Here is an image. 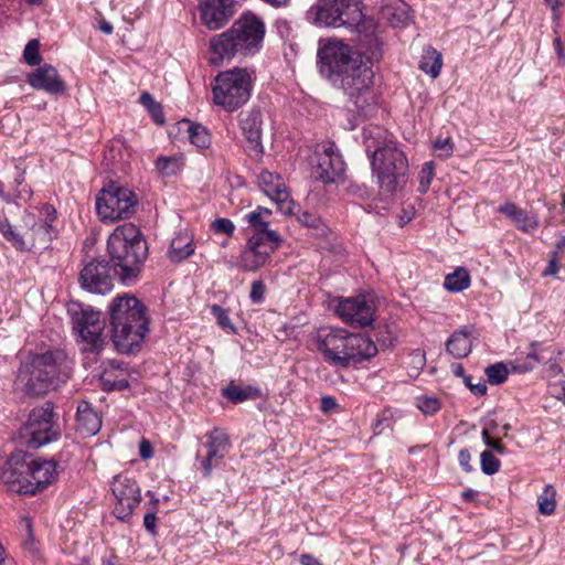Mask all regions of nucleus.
<instances>
[{
  "label": "nucleus",
  "mask_w": 565,
  "mask_h": 565,
  "mask_svg": "<svg viewBox=\"0 0 565 565\" xmlns=\"http://www.w3.org/2000/svg\"><path fill=\"white\" fill-rule=\"evenodd\" d=\"M300 563L302 565H321L320 562L313 557L312 555H309V554H302L300 556Z\"/></svg>",
  "instance_id": "nucleus-59"
},
{
  "label": "nucleus",
  "mask_w": 565,
  "mask_h": 565,
  "mask_svg": "<svg viewBox=\"0 0 565 565\" xmlns=\"http://www.w3.org/2000/svg\"><path fill=\"white\" fill-rule=\"evenodd\" d=\"M99 30L105 34H110L113 32V25L109 22L102 20L99 22Z\"/></svg>",
  "instance_id": "nucleus-61"
},
{
  "label": "nucleus",
  "mask_w": 565,
  "mask_h": 565,
  "mask_svg": "<svg viewBox=\"0 0 565 565\" xmlns=\"http://www.w3.org/2000/svg\"><path fill=\"white\" fill-rule=\"evenodd\" d=\"M228 444V436L220 429H214L207 434V443L205 444L207 454L201 462L203 475L205 477H209L213 467L217 466L223 459Z\"/></svg>",
  "instance_id": "nucleus-24"
},
{
  "label": "nucleus",
  "mask_w": 565,
  "mask_h": 565,
  "mask_svg": "<svg viewBox=\"0 0 565 565\" xmlns=\"http://www.w3.org/2000/svg\"><path fill=\"white\" fill-rule=\"evenodd\" d=\"M382 17L393 28L405 25L409 20L408 8L402 0H392L391 4L382 8Z\"/></svg>",
  "instance_id": "nucleus-33"
},
{
  "label": "nucleus",
  "mask_w": 565,
  "mask_h": 565,
  "mask_svg": "<svg viewBox=\"0 0 565 565\" xmlns=\"http://www.w3.org/2000/svg\"><path fill=\"white\" fill-rule=\"evenodd\" d=\"M258 184L263 192L276 203L280 210L281 206V180L278 174L269 171H262L258 175Z\"/></svg>",
  "instance_id": "nucleus-31"
},
{
  "label": "nucleus",
  "mask_w": 565,
  "mask_h": 565,
  "mask_svg": "<svg viewBox=\"0 0 565 565\" xmlns=\"http://www.w3.org/2000/svg\"><path fill=\"white\" fill-rule=\"evenodd\" d=\"M320 73L349 96L350 110L367 116L374 108V73L369 57L341 41H329L318 51Z\"/></svg>",
  "instance_id": "nucleus-1"
},
{
  "label": "nucleus",
  "mask_w": 565,
  "mask_h": 565,
  "mask_svg": "<svg viewBox=\"0 0 565 565\" xmlns=\"http://www.w3.org/2000/svg\"><path fill=\"white\" fill-rule=\"evenodd\" d=\"M28 83L38 90H43L50 95H62L66 90V84L61 78L57 70L44 64L28 74Z\"/></svg>",
  "instance_id": "nucleus-23"
},
{
  "label": "nucleus",
  "mask_w": 565,
  "mask_h": 565,
  "mask_svg": "<svg viewBox=\"0 0 565 565\" xmlns=\"http://www.w3.org/2000/svg\"><path fill=\"white\" fill-rule=\"evenodd\" d=\"M434 162L433 161H429V162H425L422 167V170L419 172V186H418V191L420 193H426L429 189V185L434 179Z\"/></svg>",
  "instance_id": "nucleus-47"
},
{
  "label": "nucleus",
  "mask_w": 565,
  "mask_h": 565,
  "mask_svg": "<svg viewBox=\"0 0 565 565\" xmlns=\"http://www.w3.org/2000/svg\"><path fill=\"white\" fill-rule=\"evenodd\" d=\"M25 465L24 451L18 450L10 455L0 452V482L10 491L23 494Z\"/></svg>",
  "instance_id": "nucleus-18"
},
{
  "label": "nucleus",
  "mask_w": 565,
  "mask_h": 565,
  "mask_svg": "<svg viewBox=\"0 0 565 565\" xmlns=\"http://www.w3.org/2000/svg\"><path fill=\"white\" fill-rule=\"evenodd\" d=\"M239 127L245 139V151L252 157H258L263 152L260 113L258 110L241 113Z\"/></svg>",
  "instance_id": "nucleus-21"
},
{
  "label": "nucleus",
  "mask_w": 565,
  "mask_h": 565,
  "mask_svg": "<svg viewBox=\"0 0 565 565\" xmlns=\"http://www.w3.org/2000/svg\"><path fill=\"white\" fill-rule=\"evenodd\" d=\"M311 11L323 26L355 28L363 21L362 0H319Z\"/></svg>",
  "instance_id": "nucleus-9"
},
{
  "label": "nucleus",
  "mask_w": 565,
  "mask_h": 565,
  "mask_svg": "<svg viewBox=\"0 0 565 565\" xmlns=\"http://www.w3.org/2000/svg\"><path fill=\"white\" fill-rule=\"evenodd\" d=\"M56 476V463L52 460L26 461L23 494H35L46 488Z\"/></svg>",
  "instance_id": "nucleus-19"
},
{
  "label": "nucleus",
  "mask_w": 565,
  "mask_h": 565,
  "mask_svg": "<svg viewBox=\"0 0 565 565\" xmlns=\"http://www.w3.org/2000/svg\"><path fill=\"white\" fill-rule=\"evenodd\" d=\"M54 418V407L51 402H46L30 412L23 428V437L30 448H39L61 436V428Z\"/></svg>",
  "instance_id": "nucleus-11"
},
{
  "label": "nucleus",
  "mask_w": 565,
  "mask_h": 565,
  "mask_svg": "<svg viewBox=\"0 0 565 565\" xmlns=\"http://www.w3.org/2000/svg\"><path fill=\"white\" fill-rule=\"evenodd\" d=\"M313 177L323 184L344 181L345 163L333 142L317 145L310 158Z\"/></svg>",
  "instance_id": "nucleus-13"
},
{
  "label": "nucleus",
  "mask_w": 565,
  "mask_h": 565,
  "mask_svg": "<svg viewBox=\"0 0 565 565\" xmlns=\"http://www.w3.org/2000/svg\"><path fill=\"white\" fill-rule=\"evenodd\" d=\"M498 211L510 218L523 232H532L539 227V218L535 214H529L512 202H505Z\"/></svg>",
  "instance_id": "nucleus-27"
},
{
  "label": "nucleus",
  "mask_w": 565,
  "mask_h": 565,
  "mask_svg": "<svg viewBox=\"0 0 565 565\" xmlns=\"http://www.w3.org/2000/svg\"><path fill=\"white\" fill-rule=\"evenodd\" d=\"M313 339L323 360L341 369L370 361L379 352L374 341L366 334L352 333L343 328L321 327Z\"/></svg>",
  "instance_id": "nucleus-3"
},
{
  "label": "nucleus",
  "mask_w": 565,
  "mask_h": 565,
  "mask_svg": "<svg viewBox=\"0 0 565 565\" xmlns=\"http://www.w3.org/2000/svg\"><path fill=\"white\" fill-rule=\"evenodd\" d=\"M480 461H481V470L484 475H494L495 472L499 471L500 469V460L497 459L492 451L490 450H484L481 456H480Z\"/></svg>",
  "instance_id": "nucleus-45"
},
{
  "label": "nucleus",
  "mask_w": 565,
  "mask_h": 565,
  "mask_svg": "<svg viewBox=\"0 0 565 565\" xmlns=\"http://www.w3.org/2000/svg\"><path fill=\"white\" fill-rule=\"evenodd\" d=\"M470 286V275L463 267H458L445 277L444 287L451 292H460Z\"/></svg>",
  "instance_id": "nucleus-37"
},
{
  "label": "nucleus",
  "mask_w": 565,
  "mask_h": 565,
  "mask_svg": "<svg viewBox=\"0 0 565 565\" xmlns=\"http://www.w3.org/2000/svg\"><path fill=\"white\" fill-rule=\"evenodd\" d=\"M472 350L470 332L462 328L454 332L446 342V351L456 359H463Z\"/></svg>",
  "instance_id": "nucleus-30"
},
{
  "label": "nucleus",
  "mask_w": 565,
  "mask_h": 565,
  "mask_svg": "<svg viewBox=\"0 0 565 565\" xmlns=\"http://www.w3.org/2000/svg\"><path fill=\"white\" fill-rule=\"evenodd\" d=\"M195 250L193 236L188 232H179L171 241L168 257L174 262L180 263Z\"/></svg>",
  "instance_id": "nucleus-29"
},
{
  "label": "nucleus",
  "mask_w": 565,
  "mask_h": 565,
  "mask_svg": "<svg viewBox=\"0 0 565 565\" xmlns=\"http://www.w3.org/2000/svg\"><path fill=\"white\" fill-rule=\"evenodd\" d=\"M565 249V235L562 236L556 245H555V250L553 253H556V255H558L559 253H562L563 250Z\"/></svg>",
  "instance_id": "nucleus-62"
},
{
  "label": "nucleus",
  "mask_w": 565,
  "mask_h": 565,
  "mask_svg": "<svg viewBox=\"0 0 565 565\" xmlns=\"http://www.w3.org/2000/svg\"><path fill=\"white\" fill-rule=\"evenodd\" d=\"M558 273L557 255L553 253L547 267L544 269V276H555Z\"/></svg>",
  "instance_id": "nucleus-53"
},
{
  "label": "nucleus",
  "mask_w": 565,
  "mask_h": 565,
  "mask_svg": "<svg viewBox=\"0 0 565 565\" xmlns=\"http://www.w3.org/2000/svg\"><path fill=\"white\" fill-rule=\"evenodd\" d=\"M434 148L436 150H441L443 152L439 154L440 157H445V158H448L451 156L452 153V142L449 138H446V139H441V138H438L435 142H434Z\"/></svg>",
  "instance_id": "nucleus-51"
},
{
  "label": "nucleus",
  "mask_w": 565,
  "mask_h": 565,
  "mask_svg": "<svg viewBox=\"0 0 565 565\" xmlns=\"http://www.w3.org/2000/svg\"><path fill=\"white\" fill-rule=\"evenodd\" d=\"M140 103L147 108L157 124L164 122L162 106L149 93L145 92L140 95Z\"/></svg>",
  "instance_id": "nucleus-43"
},
{
  "label": "nucleus",
  "mask_w": 565,
  "mask_h": 565,
  "mask_svg": "<svg viewBox=\"0 0 565 565\" xmlns=\"http://www.w3.org/2000/svg\"><path fill=\"white\" fill-rule=\"evenodd\" d=\"M41 214L43 218L35 220L33 215H26L23 218L25 231H23L24 252L34 248H46L56 235L53 222L56 217V211L52 205H44Z\"/></svg>",
  "instance_id": "nucleus-14"
},
{
  "label": "nucleus",
  "mask_w": 565,
  "mask_h": 565,
  "mask_svg": "<svg viewBox=\"0 0 565 565\" xmlns=\"http://www.w3.org/2000/svg\"><path fill=\"white\" fill-rule=\"evenodd\" d=\"M556 491L553 486L547 484L543 493L539 497V511L544 515H550L555 511L556 502H555Z\"/></svg>",
  "instance_id": "nucleus-41"
},
{
  "label": "nucleus",
  "mask_w": 565,
  "mask_h": 565,
  "mask_svg": "<svg viewBox=\"0 0 565 565\" xmlns=\"http://www.w3.org/2000/svg\"><path fill=\"white\" fill-rule=\"evenodd\" d=\"M136 204L134 192L114 182L104 188L96 199V210L104 222L130 217Z\"/></svg>",
  "instance_id": "nucleus-12"
},
{
  "label": "nucleus",
  "mask_w": 565,
  "mask_h": 565,
  "mask_svg": "<svg viewBox=\"0 0 565 565\" xmlns=\"http://www.w3.org/2000/svg\"><path fill=\"white\" fill-rule=\"evenodd\" d=\"M441 66V54L431 46L425 47L419 61V70L436 78L440 74Z\"/></svg>",
  "instance_id": "nucleus-34"
},
{
  "label": "nucleus",
  "mask_w": 565,
  "mask_h": 565,
  "mask_svg": "<svg viewBox=\"0 0 565 565\" xmlns=\"http://www.w3.org/2000/svg\"><path fill=\"white\" fill-rule=\"evenodd\" d=\"M364 145L380 189L393 194L406 183L408 160L397 142L387 139L386 131L380 127L364 131Z\"/></svg>",
  "instance_id": "nucleus-2"
},
{
  "label": "nucleus",
  "mask_w": 565,
  "mask_h": 565,
  "mask_svg": "<svg viewBox=\"0 0 565 565\" xmlns=\"http://www.w3.org/2000/svg\"><path fill=\"white\" fill-rule=\"evenodd\" d=\"M67 311L71 315L74 330L86 343L84 350L98 354L105 345L103 333L105 321L102 319L100 312L76 302L72 303Z\"/></svg>",
  "instance_id": "nucleus-10"
},
{
  "label": "nucleus",
  "mask_w": 565,
  "mask_h": 565,
  "mask_svg": "<svg viewBox=\"0 0 565 565\" xmlns=\"http://www.w3.org/2000/svg\"><path fill=\"white\" fill-rule=\"evenodd\" d=\"M99 379L103 388L106 391H121L129 386L125 371L115 365L114 362H110L109 367L99 375Z\"/></svg>",
  "instance_id": "nucleus-32"
},
{
  "label": "nucleus",
  "mask_w": 565,
  "mask_h": 565,
  "mask_svg": "<svg viewBox=\"0 0 565 565\" xmlns=\"http://www.w3.org/2000/svg\"><path fill=\"white\" fill-rule=\"evenodd\" d=\"M279 241L278 234H252L247 239L246 247L241 253V268L245 271H254L262 267L277 248Z\"/></svg>",
  "instance_id": "nucleus-15"
},
{
  "label": "nucleus",
  "mask_w": 565,
  "mask_h": 565,
  "mask_svg": "<svg viewBox=\"0 0 565 565\" xmlns=\"http://www.w3.org/2000/svg\"><path fill=\"white\" fill-rule=\"evenodd\" d=\"M553 45L555 47V51L557 53L559 61L565 62V51H564L563 43H562L561 39L555 38L553 41Z\"/></svg>",
  "instance_id": "nucleus-58"
},
{
  "label": "nucleus",
  "mask_w": 565,
  "mask_h": 565,
  "mask_svg": "<svg viewBox=\"0 0 565 565\" xmlns=\"http://www.w3.org/2000/svg\"><path fill=\"white\" fill-rule=\"evenodd\" d=\"M338 408V403L332 396H323L321 398V409L322 412H330Z\"/></svg>",
  "instance_id": "nucleus-56"
},
{
  "label": "nucleus",
  "mask_w": 565,
  "mask_h": 565,
  "mask_svg": "<svg viewBox=\"0 0 565 565\" xmlns=\"http://www.w3.org/2000/svg\"><path fill=\"white\" fill-rule=\"evenodd\" d=\"M471 456L468 449H461L458 455V461L459 465L462 467V469L467 472H470L472 470V467L470 466Z\"/></svg>",
  "instance_id": "nucleus-52"
},
{
  "label": "nucleus",
  "mask_w": 565,
  "mask_h": 565,
  "mask_svg": "<svg viewBox=\"0 0 565 565\" xmlns=\"http://www.w3.org/2000/svg\"><path fill=\"white\" fill-rule=\"evenodd\" d=\"M211 312L215 317L217 324L230 333H236V328L232 323L228 315V310L222 308L218 305L211 307Z\"/></svg>",
  "instance_id": "nucleus-44"
},
{
  "label": "nucleus",
  "mask_w": 565,
  "mask_h": 565,
  "mask_svg": "<svg viewBox=\"0 0 565 565\" xmlns=\"http://www.w3.org/2000/svg\"><path fill=\"white\" fill-rule=\"evenodd\" d=\"M223 395L233 403H243L248 399H255L260 396L257 387L252 385H235L231 384L223 390Z\"/></svg>",
  "instance_id": "nucleus-36"
},
{
  "label": "nucleus",
  "mask_w": 565,
  "mask_h": 565,
  "mask_svg": "<svg viewBox=\"0 0 565 565\" xmlns=\"http://www.w3.org/2000/svg\"><path fill=\"white\" fill-rule=\"evenodd\" d=\"M199 10L203 24L210 30H218L234 14V0H200Z\"/></svg>",
  "instance_id": "nucleus-20"
},
{
  "label": "nucleus",
  "mask_w": 565,
  "mask_h": 565,
  "mask_svg": "<svg viewBox=\"0 0 565 565\" xmlns=\"http://www.w3.org/2000/svg\"><path fill=\"white\" fill-rule=\"evenodd\" d=\"M471 393L475 394L476 396H483L487 394V385L483 381H480L479 383L477 384H473L470 388Z\"/></svg>",
  "instance_id": "nucleus-57"
},
{
  "label": "nucleus",
  "mask_w": 565,
  "mask_h": 565,
  "mask_svg": "<svg viewBox=\"0 0 565 565\" xmlns=\"http://www.w3.org/2000/svg\"><path fill=\"white\" fill-rule=\"evenodd\" d=\"M182 167V162L177 157H159L156 160V169L162 177L174 175Z\"/></svg>",
  "instance_id": "nucleus-40"
},
{
  "label": "nucleus",
  "mask_w": 565,
  "mask_h": 565,
  "mask_svg": "<svg viewBox=\"0 0 565 565\" xmlns=\"http://www.w3.org/2000/svg\"><path fill=\"white\" fill-rule=\"evenodd\" d=\"M481 435H482V440H483V443H484L486 445H488V443H490V441H491V439H492L491 434H490V429H489L488 427H484V428L482 429Z\"/></svg>",
  "instance_id": "nucleus-64"
},
{
  "label": "nucleus",
  "mask_w": 565,
  "mask_h": 565,
  "mask_svg": "<svg viewBox=\"0 0 565 565\" xmlns=\"http://www.w3.org/2000/svg\"><path fill=\"white\" fill-rule=\"evenodd\" d=\"M451 371L454 375L458 377H465L467 374L465 372L463 365L461 363H452Z\"/></svg>",
  "instance_id": "nucleus-60"
},
{
  "label": "nucleus",
  "mask_w": 565,
  "mask_h": 565,
  "mask_svg": "<svg viewBox=\"0 0 565 565\" xmlns=\"http://www.w3.org/2000/svg\"><path fill=\"white\" fill-rule=\"evenodd\" d=\"M252 85V74L246 68L235 67L221 72L211 83L213 103L233 113L248 102Z\"/></svg>",
  "instance_id": "nucleus-8"
},
{
  "label": "nucleus",
  "mask_w": 565,
  "mask_h": 565,
  "mask_svg": "<svg viewBox=\"0 0 565 565\" xmlns=\"http://www.w3.org/2000/svg\"><path fill=\"white\" fill-rule=\"evenodd\" d=\"M484 373L488 377V382L491 385H500L507 381L509 370L505 364H503L502 362H498L487 366Z\"/></svg>",
  "instance_id": "nucleus-42"
},
{
  "label": "nucleus",
  "mask_w": 565,
  "mask_h": 565,
  "mask_svg": "<svg viewBox=\"0 0 565 565\" xmlns=\"http://www.w3.org/2000/svg\"><path fill=\"white\" fill-rule=\"evenodd\" d=\"M107 250L114 267L120 269L122 279L136 276L148 255L146 241L131 223L115 228L108 238Z\"/></svg>",
  "instance_id": "nucleus-7"
},
{
  "label": "nucleus",
  "mask_w": 565,
  "mask_h": 565,
  "mask_svg": "<svg viewBox=\"0 0 565 565\" xmlns=\"http://www.w3.org/2000/svg\"><path fill=\"white\" fill-rule=\"evenodd\" d=\"M157 516L154 513H147L143 518V525L148 532L156 534Z\"/></svg>",
  "instance_id": "nucleus-55"
},
{
  "label": "nucleus",
  "mask_w": 565,
  "mask_h": 565,
  "mask_svg": "<svg viewBox=\"0 0 565 565\" xmlns=\"http://www.w3.org/2000/svg\"><path fill=\"white\" fill-rule=\"evenodd\" d=\"M285 216L295 218L299 224L313 228L318 234H324L326 226L322 221L316 214L302 210L292 199H289L287 191L285 190Z\"/></svg>",
  "instance_id": "nucleus-26"
},
{
  "label": "nucleus",
  "mask_w": 565,
  "mask_h": 565,
  "mask_svg": "<svg viewBox=\"0 0 565 565\" xmlns=\"http://www.w3.org/2000/svg\"><path fill=\"white\" fill-rule=\"evenodd\" d=\"M82 287L90 292L105 294L111 289V277L107 264L90 262L79 274Z\"/></svg>",
  "instance_id": "nucleus-22"
},
{
  "label": "nucleus",
  "mask_w": 565,
  "mask_h": 565,
  "mask_svg": "<svg viewBox=\"0 0 565 565\" xmlns=\"http://www.w3.org/2000/svg\"><path fill=\"white\" fill-rule=\"evenodd\" d=\"M270 215V210H268L267 207L258 206L255 211H252L250 213L246 214L245 220L252 227L253 234H277L275 231H270L268 228Z\"/></svg>",
  "instance_id": "nucleus-35"
},
{
  "label": "nucleus",
  "mask_w": 565,
  "mask_h": 565,
  "mask_svg": "<svg viewBox=\"0 0 565 565\" xmlns=\"http://www.w3.org/2000/svg\"><path fill=\"white\" fill-rule=\"evenodd\" d=\"M546 350L539 342L531 343L530 351L522 359H516L512 364V371L523 374L534 370L539 364L545 363L550 358Z\"/></svg>",
  "instance_id": "nucleus-28"
},
{
  "label": "nucleus",
  "mask_w": 565,
  "mask_h": 565,
  "mask_svg": "<svg viewBox=\"0 0 565 565\" xmlns=\"http://www.w3.org/2000/svg\"><path fill=\"white\" fill-rule=\"evenodd\" d=\"M335 312L339 318L352 327L364 328L374 321V303L361 295L358 297L340 298Z\"/></svg>",
  "instance_id": "nucleus-17"
},
{
  "label": "nucleus",
  "mask_w": 565,
  "mask_h": 565,
  "mask_svg": "<svg viewBox=\"0 0 565 565\" xmlns=\"http://www.w3.org/2000/svg\"><path fill=\"white\" fill-rule=\"evenodd\" d=\"M416 406L425 415H434L440 409V402L436 397L420 396L417 398Z\"/></svg>",
  "instance_id": "nucleus-48"
},
{
  "label": "nucleus",
  "mask_w": 565,
  "mask_h": 565,
  "mask_svg": "<svg viewBox=\"0 0 565 565\" xmlns=\"http://www.w3.org/2000/svg\"><path fill=\"white\" fill-rule=\"evenodd\" d=\"M111 341L120 353L139 348L148 332L146 307L135 296L116 297L109 306Z\"/></svg>",
  "instance_id": "nucleus-4"
},
{
  "label": "nucleus",
  "mask_w": 565,
  "mask_h": 565,
  "mask_svg": "<svg viewBox=\"0 0 565 565\" xmlns=\"http://www.w3.org/2000/svg\"><path fill=\"white\" fill-rule=\"evenodd\" d=\"M68 377L67 358L63 351H47L36 354L30 371H21L17 387L25 395L39 396L55 388Z\"/></svg>",
  "instance_id": "nucleus-6"
},
{
  "label": "nucleus",
  "mask_w": 565,
  "mask_h": 565,
  "mask_svg": "<svg viewBox=\"0 0 565 565\" xmlns=\"http://www.w3.org/2000/svg\"><path fill=\"white\" fill-rule=\"evenodd\" d=\"M139 455L142 459H149L153 455L152 446L147 439H142L139 444Z\"/></svg>",
  "instance_id": "nucleus-54"
},
{
  "label": "nucleus",
  "mask_w": 565,
  "mask_h": 565,
  "mask_svg": "<svg viewBox=\"0 0 565 565\" xmlns=\"http://www.w3.org/2000/svg\"><path fill=\"white\" fill-rule=\"evenodd\" d=\"M102 427V417L92 405L82 401L77 406L76 430L84 436L96 435Z\"/></svg>",
  "instance_id": "nucleus-25"
},
{
  "label": "nucleus",
  "mask_w": 565,
  "mask_h": 565,
  "mask_svg": "<svg viewBox=\"0 0 565 565\" xmlns=\"http://www.w3.org/2000/svg\"><path fill=\"white\" fill-rule=\"evenodd\" d=\"M211 226L215 233L225 234L227 236H232L235 231L234 223L231 220L223 217L216 218Z\"/></svg>",
  "instance_id": "nucleus-49"
},
{
  "label": "nucleus",
  "mask_w": 565,
  "mask_h": 565,
  "mask_svg": "<svg viewBox=\"0 0 565 565\" xmlns=\"http://www.w3.org/2000/svg\"><path fill=\"white\" fill-rule=\"evenodd\" d=\"M265 285L259 281V280H256L252 284V288H250V294H249V297L252 299V301L254 303H259L264 300V296H265Z\"/></svg>",
  "instance_id": "nucleus-50"
},
{
  "label": "nucleus",
  "mask_w": 565,
  "mask_h": 565,
  "mask_svg": "<svg viewBox=\"0 0 565 565\" xmlns=\"http://www.w3.org/2000/svg\"><path fill=\"white\" fill-rule=\"evenodd\" d=\"M264 35L265 25L263 21L254 13H244L233 23L231 29L211 39V62L220 64L236 54H254L260 49Z\"/></svg>",
  "instance_id": "nucleus-5"
},
{
  "label": "nucleus",
  "mask_w": 565,
  "mask_h": 565,
  "mask_svg": "<svg viewBox=\"0 0 565 565\" xmlns=\"http://www.w3.org/2000/svg\"><path fill=\"white\" fill-rule=\"evenodd\" d=\"M23 58L32 66L41 63L40 42L38 40L34 39L28 42L23 51Z\"/></svg>",
  "instance_id": "nucleus-46"
},
{
  "label": "nucleus",
  "mask_w": 565,
  "mask_h": 565,
  "mask_svg": "<svg viewBox=\"0 0 565 565\" xmlns=\"http://www.w3.org/2000/svg\"><path fill=\"white\" fill-rule=\"evenodd\" d=\"M0 233L17 250L24 252L23 231L12 226L6 216H0Z\"/></svg>",
  "instance_id": "nucleus-38"
},
{
  "label": "nucleus",
  "mask_w": 565,
  "mask_h": 565,
  "mask_svg": "<svg viewBox=\"0 0 565 565\" xmlns=\"http://www.w3.org/2000/svg\"><path fill=\"white\" fill-rule=\"evenodd\" d=\"M111 491L117 503L114 513L117 519L127 521L141 502V491L137 481L127 475H118L113 479Z\"/></svg>",
  "instance_id": "nucleus-16"
},
{
  "label": "nucleus",
  "mask_w": 565,
  "mask_h": 565,
  "mask_svg": "<svg viewBox=\"0 0 565 565\" xmlns=\"http://www.w3.org/2000/svg\"><path fill=\"white\" fill-rule=\"evenodd\" d=\"M185 124L188 126L186 132L191 143L201 149L207 148L211 143V138L206 128L200 124H193L190 121H185Z\"/></svg>",
  "instance_id": "nucleus-39"
},
{
  "label": "nucleus",
  "mask_w": 565,
  "mask_h": 565,
  "mask_svg": "<svg viewBox=\"0 0 565 565\" xmlns=\"http://www.w3.org/2000/svg\"><path fill=\"white\" fill-rule=\"evenodd\" d=\"M476 495V491L471 490V489H468V490H465L462 493H461V497L465 501H471Z\"/></svg>",
  "instance_id": "nucleus-63"
}]
</instances>
